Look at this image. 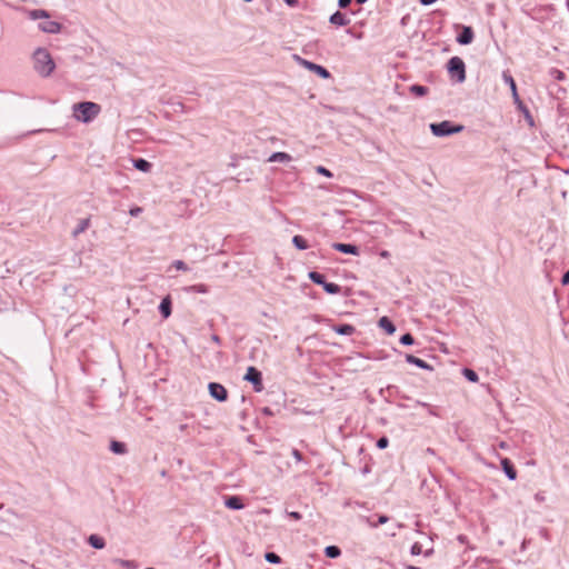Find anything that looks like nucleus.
Listing matches in <instances>:
<instances>
[{"label":"nucleus","mask_w":569,"mask_h":569,"mask_svg":"<svg viewBox=\"0 0 569 569\" xmlns=\"http://www.w3.org/2000/svg\"><path fill=\"white\" fill-rule=\"evenodd\" d=\"M34 70L42 77H48L56 68L49 51L44 48H38L33 52Z\"/></svg>","instance_id":"nucleus-3"},{"label":"nucleus","mask_w":569,"mask_h":569,"mask_svg":"<svg viewBox=\"0 0 569 569\" xmlns=\"http://www.w3.org/2000/svg\"><path fill=\"white\" fill-rule=\"evenodd\" d=\"M377 448L386 449L389 446V439L386 436L380 437L376 443Z\"/></svg>","instance_id":"nucleus-35"},{"label":"nucleus","mask_w":569,"mask_h":569,"mask_svg":"<svg viewBox=\"0 0 569 569\" xmlns=\"http://www.w3.org/2000/svg\"><path fill=\"white\" fill-rule=\"evenodd\" d=\"M429 128L431 133L436 137H449L463 130V126L457 124L450 120L432 122L429 124Z\"/></svg>","instance_id":"nucleus-5"},{"label":"nucleus","mask_w":569,"mask_h":569,"mask_svg":"<svg viewBox=\"0 0 569 569\" xmlns=\"http://www.w3.org/2000/svg\"><path fill=\"white\" fill-rule=\"evenodd\" d=\"M437 0H419V2L422 4V6H431L436 2Z\"/></svg>","instance_id":"nucleus-47"},{"label":"nucleus","mask_w":569,"mask_h":569,"mask_svg":"<svg viewBox=\"0 0 569 569\" xmlns=\"http://www.w3.org/2000/svg\"><path fill=\"white\" fill-rule=\"evenodd\" d=\"M346 32H347L348 34L352 36V37H353V38H356V39H361V37H362V34H361V33H356V32H353V30H352V29H350V28H349V29H347V30H346Z\"/></svg>","instance_id":"nucleus-44"},{"label":"nucleus","mask_w":569,"mask_h":569,"mask_svg":"<svg viewBox=\"0 0 569 569\" xmlns=\"http://www.w3.org/2000/svg\"><path fill=\"white\" fill-rule=\"evenodd\" d=\"M332 330L340 336H351L355 333L356 328L350 323H338L332 326Z\"/></svg>","instance_id":"nucleus-19"},{"label":"nucleus","mask_w":569,"mask_h":569,"mask_svg":"<svg viewBox=\"0 0 569 569\" xmlns=\"http://www.w3.org/2000/svg\"><path fill=\"white\" fill-rule=\"evenodd\" d=\"M409 91L416 97H425L429 92V88L422 84L415 83L409 87Z\"/></svg>","instance_id":"nucleus-24"},{"label":"nucleus","mask_w":569,"mask_h":569,"mask_svg":"<svg viewBox=\"0 0 569 569\" xmlns=\"http://www.w3.org/2000/svg\"><path fill=\"white\" fill-rule=\"evenodd\" d=\"M473 39H475L473 29L470 26H461L460 31L456 37V41L460 46H468L473 41Z\"/></svg>","instance_id":"nucleus-10"},{"label":"nucleus","mask_w":569,"mask_h":569,"mask_svg":"<svg viewBox=\"0 0 569 569\" xmlns=\"http://www.w3.org/2000/svg\"><path fill=\"white\" fill-rule=\"evenodd\" d=\"M292 160V157L283 151H276L270 154L268 162H283L287 163Z\"/></svg>","instance_id":"nucleus-20"},{"label":"nucleus","mask_w":569,"mask_h":569,"mask_svg":"<svg viewBox=\"0 0 569 569\" xmlns=\"http://www.w3.org/2000/svg\"><path fill=\"white\" fill-rule=\"evenodd\" d=\"M387 390H388V391H390V392H391V391H393V390H396V391H397V390H398V387H396V386H388V387H387Z\"/></svg>","instance_id":"nucleus-50"},{"label":"nucleus","mask_w":569,"mask_h":569,"mask_svg":"<svg viewBox=\"0 0 569 569\" xmlns=\"http://www.w3.org/2000/svg\"><path fill=\"white\" fill-rule=\"evenodd\" d=\"M29 18L31 20H39V19H49V13L48 11L43 10V9H34V10H30L29 13H28Z\"/></svg>","instance_id":"nucleus-28"},{"label":"nucleus","mask_w":569,"mask_h":569,"mask_svg":"<svg viewBox=\"0 0 569 569\" xmlns=\"http://www.w3.org/2000/svg\"><path fill=\"white\" fill-rule=\"evenodd\" d=\"M159 312L163 319H168L172 313V299L170 295L163 297L159 303Z\"/></svg>","instance_id":"nucleus-14"},{"label":"nucleus","mask_w":569,"mask_h":569,"mask_svg":"<svg viewBox=\"0 0 569 569\" xmlns=\"http://www.w3.org/2000/svg\"><path fill=\"white\" fill-rule=\"evenodd\" d=\"M561 283L563 286L569 284V269L562 274Z\"/></svg>","instance_id":"nucleus-43"},{"label":"nucleus","mask_w":569,"mask_h":569,"mask_svg":"<svg viewBox=\"0 0 569 569\" xmlns=\"http://www.w3.org/2000/svg\"><path fill=\"white\" fill-rule=\"evenodd\" d=\"M369 471H370V469H369L368 467H365V468L362 469V472H363V473H368Z\"/></svg>","instance_id":"nucleus-54"},{"label":"nucleus","mask_w":569,"mask_h":569,"mask_svg":"<svg viewBox=\"0 0 569 569\" xmlns=\"http://www.w3.org/2000/svg\"><path fill=\"white\" fill-rule=\"evenodd\" d=\"M90 220L88 218L81 219L72 231V237L77 238L80 233L84 232L89 227Z\"/></svg>","instance_id":"nucleus-26"},{"label":"nucleus","mask_w":569,"mask_h":569,"mask_svg":"<svg viewBox=\"0 0 569 569\" xmlns=\"http://www.w3.org/2000/svg\"><path fill=\"white\" fill-rule=\"evenodd\" d=\"M243 380L251 383L256 392H261L263 390L262 373L256 367L249 366L247 368Z\"/></svg>","instance_id":"nucleus-8"},{"label":"nucleus","mask_w":569,"mask_h":569,"mask_svg":"<svg viewBox=\"0 0 569 569\" xmlns=\"http://www.w3.org/2000/svg\"><path fill=\"white\" fill-rule=\"evenodd\" d=\"M173 267L177 269V270H181V271H187L189 270L187 263L182 260H176L173 262Z\"/></svg>","instance_id":"nucleus-37"},{"label":"nucleus","mask_w":569,"mask_h":569,"mask_svg":"<svg viewBox=\"0 0 569 569\" xmlns=\"http://www.w3.org/2000/svg\"><path fill=\"white\" fill-rule=\"evenodd\" d=\"M183 290L186 292H196V293H208L209 292V287L204 283H198V284H192V286H188V287H184Z\"/></svg>","instance_id":"nucleus-25"},{"label":"nucleus","mask_w":569,"mask_h":569,"mask_svg":"<svg viewBox=\"0 0 569 569\" xmlns=\"http://www.w3.org/2000/svg\"><path fill=\"white\" fill-rule=\"evenodd\" d=\"M388 521H389V517H388V516H386V515H380V516L378 517V521H377L376 526L385 525V523H387Z\"/></svg>","instance_id":"nucleus-40"},{"label":"nucleus","mask_w":569,"mask_h":569,"mask_svg":"<svg viewBox=\"0 0 569 569\" xmlns=\"http://www.w3.org/2000/svg\"><path fill=\"white\" fill-rule=\"evenodd\" d=\"M244 2H251L252 0H243Z\"/></svg>","instance_id":"nucleus-55"},{"label":"nucleus","mask_w":569,"mask_h":569,"mask_svg":"<svg viewBox=\"0 0 569 569\" xmlns=\"http://www.w3.org/2000/svg\"><path fill=\"white\" fill-rule=\"evenodd\" d=\"M38 27L41 31L51 34L59 33L62 28L61 23L49 19H46L42 22H40Z\"/></svg>","instance_id":"nucleus-13"},{"label":"nucleus","mask_w":569,"mask_h":569,"mask_svg":"<svg viewBox=\"0 0 569 569\" xmlns=\"http://www.w3.org/2000/svg\"><path fill=\"white\" fill-rule=\"evenodd\" d=\"M291 455L296 459V461H298V462H301L303 460L302 453L298 449H296V448H293L291 450Z\"/></svg>","instance_id":"nucleus-38"},{"label":"nucleus","mask_w":569,"mask_h":569,"mask_svg":"<svg viewBox=\"0 0 569 569\" xmlns=\"http://www.w3.org/2000/svg\"><path fill=\"white\" fill-rule=\"evenodd\" d=\"M502 80L510 88L512 100H513V103L516 104L517 109L523 114L525 119L527 120V122L530 127L535 126L533 117H532L529 108L520 99L518 89H517V83L508 70L502 72Z\"/></svg>","instance_id":"nucleus-1"},{"label":"nucleus","mask_w":569,"mask_h":569,"mask_svg":"<svg viewBox=\"0 0 569 569\" xmlns=\"http://www.w3.org/2000/svg\"><path fill=\"white\" fill-rule=\"evenodd\" d=\"M325 555L328 558L336 559V558L340 557L341 549L338 546H335V545L327 546L325 548Z\"/></svg>","instance_id":"nucleus-29"},{"label":"nucleus","mask_w":569,"mask_h":569,"mask_svg":"<svg viewBox=\"0 0 569 569\" xmlns=\"http://www.w3.org/2000/svg\"><path fill=\"white\" fill-rule=\"evenodd\" d=\"M446 67L451 80L456 81L457 83H462L466 81V63L460 57H451L448 60Z\"/></svg>","instance_id":"nucleus-4"},{"label":"nucleus","mask_w":569,"mask_h":569,"mask_svg":"<svg viewBox=\"0 0 569 569\" xmlns=\"http://www.w3.org/2000/svg\"><path fill=\"white\" fill-rule=\"evenodd\" d=\"M264 560L273 565H279L282 562L281 557L273 551H267L264 553Z\"/></svg>","instance_id":"nucleus-30"},{"label":"nucleus","mask_w":569,"mask_h":569,"mask_svg":"<svg viewBox=\"0 0 569 569\" xmlns=\"http://www.w3.org/2000/svg\"><path fill=\"white\" fill-rule=\"evenodd\" d=\"M500 466H501L503 473L506 475V477L509 480L517 479V469L515 468V465L512 463V461L509 458H507V457L501 458Z\"/></svg>","instance_id":"nucleus-12"},{"label":"nucleus","mask_w":569,"mask_h":569,"mask_svg":"<svg viewBox=\"0 0 569 569\" xmlns=\"http://www.w3.org/2000/svg\"><path fill=\"white\" fill-rule=\"evenodd\" d=\"M405 358H406V361L409 365L416 366V367H418L420 369H423V370H427V371H432L433 370V367L430 363H428L423 359L418 358V357H416V356H413L411 353H406Z\"/></svg>","instance_id":"nucleus-15"},{"label":"nucleus","mask_w":569,"mask_h":569,"mask_svg":"<svg viewBox=\"0 0 569 569\" xmlns=\"http://www.w3.org/2000/svg\"><path fill=\"white\" fill-rule=\"evenodd\" d=\"M316 171H317V173H319L321 176H325L327 178H331L333 176L332 172L328 168H326L323 166H318L316 168Z\"/></svg>","instance_id":"nucleus-34"},{"label":"nucleus","mask_w":569,"mask_h":569,"mask_svg":"<svg viewBox=\"0 0 569 569\" xmlns=\"http://www.w3.org/2000/svg\"><path fill=\"white\" fill-rule=\"evenodd\" d=\"M399 341L403 346H412L415 343V338L410 332H406L400 337Z\"/></svg>","instance_id":"nucleus-33"},{"label":"nucleus","mask_w":569,"mask_h":569,"mask_svg":"<svg viewBox=\"0 0 569 569\" xmlns=\"http://www.w3.org/2000/svg\"><path fill=\"white\" fill-rule=\"evenodd\" d=\"M109 449L114 455H124L128 451L127 445L124 442L118 441V440H111Z\"/></svg>","instance_id":"nucleus-23"},{"label":"nucleus","mask_w":569,"mask_h":569,"mask_svg":"<svg viewBox=\"0 0 569 569\" xmlns=\"http://www.w3.org/2000/svg\"><path fill=\"white\" fill-rule=\"evenodd\" d=\"M288 6H295L298 1L297 0H283Z\"/></svg>","instance_id":"nucleus-49"},{"label":"nucleus","mask_w":569,"mask_h":569,"mask_svg":"<svg viewBox=\"0 0 569 569\" xmlns=\"http://www.w3.org/2000/svg\"><path fill=\"white\" fill-rule=\"evenodd\" d=\"M417 405L422 406V407H427L428 406V403L422 402V401H417Z\"/></svg>","instance_id":"nucleus-52"},{"label":"nucleus","mask_w":569,"mask_h":569,"mask_svg":"<svg viewBox=\"0 0 569 569\" xmlns=\"http://www.w3.org/2000/svg\"><path fill=\"white\" fill-rule=\"evenodd\" d=\"M211 340L217 343V345H221L222 343V340L221 338L218 336V335H212L211 336Z\"/></svg>","instance_id":"nucleus-46"},{"label":"nucleus","mask_w":569,"mask_h":569,"mask_svg":"<svg viewBox=\"0 0 569 569\" xmlns=\"http://www.w3.org/2000/svg\"><path fill=\"white\" fill-rule=\"evenodd\" d=\"M292 57H293V60L297 61L298 64H300L301 67L306 68L307 70L316 73L319 78L325 79V80L331 78L330 71L327 68H325L323 66L315 63L312 61H309L305 58H301L298 54H293Z\"/></svg>","instance_id":"nucleus-7"},{"label":"nucleus","mask_w":569,"mask_h":569,"mask_svg":"<svg viewBox=\"0 0 569 569\" xmlns=\"http://www.w3.org/2000/svg\"><path fill=\"white\" fill-rule=\"evenodd\" d=\"M73 117L83 123L91 122L100 112L101 107L92 101H81L72 106Z\"/></svg>","instance_id":"nucleus-2"},{"label":"nucleus","mask_w":569,"mask_h":569,"mask_svg":"<svg viewBox=\"0 0 569 569\" xmlns=\"http://www.w3.org/2000/svg\"><path fill=\"white\" fill-rule=\"evenodd\" d=\"M356 1H357V3H359V4H363V3H366L368 0H356Z\"/></svg>","instance_id":"nucleus-53"},{"label":"nucleus","mask_w":569,"mask_h":569,"mask_svg":"<svg viewBox=\"0 0 569 569\" xmlns=\"http://www.w3.org/2000/svg\"><path fill=\"white\" fill-rule=\"evenodd\" d=\"M287 513H288V516H289L290 518H292L293 520H300V519H301V517H302V516H301V513H300V512H298V511H289V512H287Z\"/></svg>","instance_id":"nucleus-41"},{"label":"nucleus","mask_w":569,"mask_h":569,"mask_svg":"<svg viewBox=\"0 0 569 569\" xmlns=\"http://www.w3.org/2000/svg\"><path fill=\"white\" fill-rule=\"evenodd\" d=\"M132 164L137 170L141 172H149L152 168V163L144 158H133Z\"/></svg>","instance_id":"nucleus-21"},{"label":"nucleus","mask_w":569,"mask_h":569,"mask_svg":"<svg viewBox=\"0 0 569 569\" xmlns=\"http://www.w3.org/2000/svg\"><path fill=\"white\" fill-rule=\"evenodd\" d=\"M426 557H430L432 553H433V549L430 548L428 550H426L425 552H422Z\"/></svg>","instance_id":"nucleus-48"},{"label":"nucleus","mask_w":569,"mask_h":569,"mask_svg":"<svg viewBox=\"0 0 569 569\" xmlns=\"http://www.w3.org/2000/svg\"><path fill=\"white\" fill-rule=\"evenodd\" d=\"M422 552H423V551H422V546H421V543H419V542H415V543L411 546V548H410V553H411L412 556H419V555H421Z\"/></svg>","instance_id":"nucleus-36"},{"label":"nucleus","mask_w":569,"mask_h":569,"mask_svg":"<svg viewBox=\"0 0 569 569\" xmlns=\"http://www.w3.org/2000/svg\"><path fill=\"white\" fill-rule=\"evenodd\" d=\"M405 569H419V568H418V567H416V566L406 565V566H405Z\"/></svg>","instance_id":"nucleus-51"},{"label":"nucleus","mask_w":569,"mask_h":569,"mask_svg":"<svg viewBox=\"0 0 569 569\" xmlns=\"http://www.w3.org/2000/svg\"><path fill=\"white\" fill-rule=\"evenodd\" d=\"M331 247L336 251H339L345 254L359 256L360 253V248L355 243L333 242Z\"/></svg>","instance_id":"nucleus-11"},{"label":"nucleus","mask_w":569,"mask_h":569,"mask_svg":"<svg viewBox=\"0 0 569 569\" xmlns=\"http://www.w3.org/2000/svg\"><path fill=\"white\" fill-rule=\"evenodd\" d=\"M292 244L298 250H306L309 247L308 241L300 234L292 237Z\"/></svg>","instance_id":"nucleus-27"},{"label":"nucleus","mask_w":569,"mask_h":569,"mask_svg":"<svg viewBox=\"0 0 569 569\" xmlns=\"http://www.w3.org/2000/svg\"><path fill=\"white\" fill-rule=\"evenodd\" d=\"M462 375L470 382H478V380H479L478 373L475 370H472V369L463 368L462 369Z\"/></svg>","instance_id":"nucleus-32"},{"label":"nucleus","mask_w":569,"mask_h":569,"mask_svg":"<svg viewBox=\"0 0 569 569\" xmlns=\"http://www.w3.org/2000/svg\"><path fill=\"white\" fill-rule=\"evenodd\" d=\"M87 542L89 546H91L93 549H103L106 547V540L96 533H92L88 537Z\"/></svg>","instance_id":"nucleus-22"},{"label":"nucleus","mask_w":569,"mask_h":569,"mask_svg":"<svg viewBox=\"0 0 569 569\" xmlns=\"http://www.w3.org/2000/svg\"><path fill=\"white\" fill-rule=\"evenodd\" d=\"M261 412H262V415H264V416H273V411H272V410H271V408H269V407H263V408L261 409Z\"/></svg>","instance_id":"nucleus-45"},{"label":"nucleus","mask_w":569,"mask_h":569,"mask_svg":"<svg viewBox=\"0 0 569 569\" xmlns=\"http://www.w3.org/2000/svg\"><path fill=\"white\" fill-rule=\"evenodd\" d=\"M549 76L557 81H565L567 78L566 73L558 68H551L549 70Z\"/></svg>","instance_id":"nucleus-31"},{"label":"nucleus","mask_w":569,"mask_h":569,"mask_svg":"<svg viewBox=\"0 0 569 569\" xmlns=\"http://www.w3.org/2000/svg\"><path fill=\"white\" fill-rule=\"evenodd\" d=\"M329 22L338 27H346L350 23V19L338 10L329 17Z\"/></svg>","instance_id":"nucleus-17"},{"label":"nucleus","mask_w":569,"mask_h":569,"mask_svg":"<svg viewBox=\"0 0 569 569\" xmlns=\"http://www.w3.org/2000/svg\"><path fill=\"white\" fill-rule=\"evenodd\" d=\"M309 279L323 288V290L329 295H338L341 292V286L335 282H329L326 279V276L323 273H320L318 271H310L308 273Z\"/></svg>","instance_id":"nucleus-6"},{"label":"nucleus","mask_w":569,"mask_h":569,"mask_svg":"<svg viewBox=\"0 0 569 569\" xmlns=\"http://www.w3.org/2000/svg\"><path fill=\"white\" fill-rule=\"evenodd\" d=\"M141 212H142V208L138 207V206L132 207L129 210V213H130L131 217H138Z\"/></svg>","instance_id":"nucleus-39"},{"label":"nucleus","mask_w":569,"mask_h":569,"mask_svg":"<svg viewBox=\"0 0 569 569\" xmlns=\"http://www.w3.org/2000/svg\"><path fill=\"white\" fill-rule=\"evenodd\" d=\"M352 0H338V7L340 9H346Z\"/></svg>","instance_id":"nucleus-42"},{"label":"nucleus","mask_w":569,"mask_h":569,"mask_svg":"<svg viewBox=\"0 0 569 569\" xmlns=\"http://www.w3.org/2000/svg\"><path fill=\"white\" fill-rule=\"evenodd\" d=\"M208 390L211 398L219 402H223L228 399V390L219 382H209Z\"/></svg>","instance_id":"nucleus-9"},{"label":"nucleus","mask_w":569,"mask_h":569,"mask_svg":"<svg viewBox=\"0 0 569 569\" xmlns=\"http://www.w3.org/2000/svg\"><path fill=\"white\" fill-rule=\"evenodd\" d=\"M378 326L381 328L388 336H391L396 332V325L392 322V320L383 316L378 320Z\"/></svg>","instance_id":"nucleus-18"},{"label":"nucleus","mask_w":569,"mask_h":569,"mask_svg":"<svg viewBox=\"0 0 569 569\" xmlns=\"http://www.w3.org/2000/svg\"><path fill=\"white\" fill-rule=\"evenodd\" d=\"M224 506L231 510H241L244 508L242 498L239 496H227L224 498Z\"/></svg>","instance_id":"nucleus-16"}]
</instances>
